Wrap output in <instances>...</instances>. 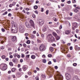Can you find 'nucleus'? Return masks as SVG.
Wrapping results in <instances>:
<instances>
[{
  "label": "nucleus",
  "instance_id": "obj_1",
  "mask_svg": "<svg viewBox=\"0 0 80 80\" xmlns=\"http://www.w3.org/2000/svg\"><path fill=\"white\" fill-rule=\"evenodd\" d=\"M25 25L26 27L28 28H33L35 29V23L33 22V21L32 20H30L29 21V24L28 22H25Z\"/></svg>",
  "mask_w": 80,
  "mask_h": 80
},
{
  "label": "nucleus",
  "instance_id": "obj_2",
  "mask_svg": "<svg viewBox=\"0 0 80 80\" xmlns=\"http://www.w3.org/2000/svg\"><path fill=\"white\" fill-rule=\"evenodd\" d=\"M46 40L48 41L49 42H53L55 40L54 37L52 36V34H48L47 36Z\"/></svg>",
  "mask_w": 80,
  "mask_h": 80
},
{
  "label": "nucleus",
  "instance_id": "obj_3",
  "mask_svg": "<svg viewBox=\"0 0 80 80\" xmlns=\"http://www.w3.org/2000/svg\"><path fill=\"white\" fill-rule=\"evenodd\" d=\"M12 28L11 32L13 33H16L18 31V28H17V24L13 25Z\"/></svg>",
  "mask_w": 80,
  "mask_h": 80
},
{
  "label": "nucleus",
  "instance_id": "obj_4",
  "mask_svg": "<svg viewBox=\"0 0 80 80\" xmlns=\"http://www.w3.org/2000/svg\"><path fill=\"white\" fill-rule=\"evenodd\" d=\"M0 68L2 70H6L7 68V65L5 64H2L0 65Z\"/></svg>",
  "mask_w": 80,
  "mask_h": 80
},
{
  "label": "nucleus",
  "instance_id": "obj_5",
  "mask_svg": "<svg viewBox=\"0 0 80 80\" xmlns=\"http://www.w3.org/2000/svg\"><path fill=\"white\" fill-rule=\"evenodd\" d=\"M63 76L60 74H57V76L55 78V80H63Z\"/></svg>",
  "mask_w": 80,
  "mask_h": 80
},
{
  "label": "nucleus",
  "instance_id": "obj_6",
  "mask_svg": "<svg viewBox=\"0 0 80 80\" xmlns=\"http://www.w3.org/2000/svg\"><path fill=\"white\" fill-rule=\"evenodd\" d=\"M19 32L20 33H23L25 32V27L23 26H21L19 28Z\"/></svg>",
  "mask_w": 80,
  "mask_h": 80
},
{
  "label": "nucleus",
  "instance_id": "obj_7",
  "mask_svg": "<svg viewBox=\"0 0 80 80\" xmlns=\"http://www.w3.org/2000/svg\"><path fill=\"white\" fill-rule=\"evenodd\" d=\"M78 24L77 22H74L72 23V29L73 30H75V28H77Z\"/></svg>",
  "mask_w": 80,
  "mask_h": 80
},
{
  "label": "nucleus",
  "instance_id": "obj_8",
  "mask_svg": "<svg viewBox=\"0 0 80 80\" xmlns=\"http://www.w3.org/2000/svg\"><path fill=\"white\" fill-rule=\"evenodd\" d=\"M44 49H45V46L43 44H41L39 47V50L40 51H44Z\"/></svg>",
  "mask_w": 80,
  "mask_h": 80
},
{
  "label": "nucleus",
  "instance_id": "obj_9",
  "mask_svg": "<svg viewBox=\"0 0 80 80\" xmlns=\"http://www.w3.org/2000/svg\"><path fill=\"white\" fill-rule=\"evenodd\" d=\"M65 76L67 80H70V78H71L70 75L68 74V73H66L65 74Z\"/></svg>",
  "mask_w": 80,
  "mask_h": 80
},
{
  "label": "nucleus",
  "instance_id": "obj_10",
  "mask_svg": "<svg viewBox=\"0 0 80 80\" xmlns=\"http://www.w3.org/2000/svg\"><path fill=\"white\" fill-rule=\"evenodd\" d=\"M11 40L12 42H17V38L16 36H13L11 38Z\"/></svg>",
  "mask_w": 80,
  "mask_h": 80
},
{
  "label": "nucleus",
  "instance_id": "obj_11",
  "mask_svg": "<svg viewBox=\"0 0 80 80\" xmlns=\"http://www.w3.org/2000/svg\"><path fill=\"white\" fill-rule=\"evenodd\" d=\"M28 68V66L27 65H24L22 67V69L24 71H26Z\"/></svg>",
  "mask_w": 80,
  "mask_h": 80
},
{
  "label": "nucleus",
  "instance_id": "obj_12",
  "mask_svg": "<svg viewBox=\"0 0 80 80\" xmlns=\"http://www.w3.org/2000/svg\"><path fill=\"white\" fill-rule=\"evenodd\" d=\"M38 23L39 25H43L44 24V22L43 20L42 19H40L38 20Z\"/></svg>",
  "mask_w": 80,
  "mask_h": 80
},
{
  "label": "nucleus",
  "instance_id": "obj_13",
  "mask_svg": "<svg viewBox=\"0 0 80 80\" xmlns=\"http://www.w3.org/2000/svg\"><path fill=\"white\" fill-rule=\"evenodd\" d=\"M47 30V27L45 26H44L42 28V31L43 32H46Z\"/></svg>",
  "mask_w": 80,
  "mask_h": 80
},
{
  "label": "nucleus",
  "instance_id": "obj_14",
  "mask_svg": "<svg viewBox=\"0 0 80 80\" xmlns=\"http://www.w3.org/2000/svg\"><path fill=\"white\" fill-rule=\"evenodd\" d=\"M70 33V31L69 30H66L65 31V33L66 35H68Z\"/></svg>",
  "mask_w": 80,
  "mask_h": 80
},
{
  "label": "nucleus",
  "instance_id": "obj_15",
  "mask_svg": "<svg viewBox=\"0 0 80 80\" xmlns=\"http://www.w3.org/2000/svg\"><path fill=\"white\" fill-rule=\"evenodd\" d=\"M52 34L55 37H57V34L55 32H53L52 33Z\"/></svg>",
  "mask_w": 80,
  "mask_h": 80
},
{
  "label": "nucleus",
  "instance_id": "obj_16",
  "mask_svg": "<svg viewBox=\"0 0 80 80\" xmlns=\"http://www.w3.org/2000/svg\"><path fill=\"white\" fill-rule=\"evenodd\" d=\"M74 12H75V13H78V12H79V10L75 8V9H74Z\"/></svg>",
  "mask_w": 80,
  "mask_h": 80
},
{
  "label": "nucleus",
  "instance_id": "obj_17",
  "mask_svg": "<svg viewBox=\"0 0 80 80\" xmlns=\"http://www.w3.org/2000/svg\"><path fill=\"white\" fill-rule=\"evenodd\" d=\"M36 57L34 55H32L31 56V58L32 59H35V58Z\"/></svg>",
  "mask_w": 80,
  "mask_h": 80
},
{
  "label": "nucleus",
  "instance_id": "obj_18",
  "mask_svg": "<svg viewBox=\"0 0 80 80\" xmlns=\"http://www.w3.org/2000/svg\"><path fill=\"white\" fill-rule=\"evenodd\" d=\"M12 72H14L16 70V68H13L11 69Z\"/></svg>",
  "mask_w": 80,
  "mask_h": 80
},
{
  "label": "nucleus",
  "instance_id": "obj_19",
  "mask_svg": "<svg viewBox=\"0 0 80 80\" xmlns=\"http://www.w3.org/2000/svg\"><path fill=\"white\" fill-rule=\"evenodd\" d=\"M9 64L10 66H13V62H9Z\"/></svg>",
  "mask_w": 80,
  "mask_h": 80
},
{
  "label": "nucleus",
  "instance_id": "obj_20",
  "mask_svg": "<svg viewBox=\"0 0 80 80\" xmlns=\"http://www.w3.org/2000/svg\"><path fill=\"white\" fill-rule=\"evenodd\" d=\"M34 8L35 10L37 9V8H38V6H37V5L34 6Z\"/></svg>",
  "mask_w": 80,
  "mask_h": 80
},
{
  "label": "nucleus",
  "instance_id": "obj_21",
  "mask_svg": "<svg viewBox=\"0 0 80 80\" xmlns=\"http://www.w3.org/2000/svg\"><path fill=\"white\" fill-rule=\"evenodd\" d=\"M50 50L51 52H53V48L51 47L50 48Z\"/></svg>",
  "mask_w": 80,
  "mask_h": 80
},
{
  "label": "nucleus",
  "instance_id": "obj_22",
  "mask_svg": "<svg viewBox=\"0 0 80 80\" xmlns=\"http://www.w3.org/2000/svg\"><path fill=\"white\" fill-rule=\"evenodd\" d=\"M27 44H30V40H28L27 41Z\"/></svg>",
  "mask_w": 80,
  "mask_h": 80
},
{
  "label": "nucleus",
  "instance_id": "obj_23",
  "mask_svg": "<svg viewBox=\"0 0 80 80\" xmlns=\"http://www.w3.org/2000/svg\"><path fill=\"white\" fill-rule=\"evenodd\" d=\"M72 3H75L76 2V1L75 0H72Z\"/></svg>",
  "mask_w": 80,
  "mask_h": 80
},
{
  "label": "nucleus",
  "instance_id": "obj_24",
  "mask_svg": "<svg viewBox=\"0 0 80 80\" xmlns=\"http://www.w3.org/2000/svg\"><path fill=\"white\" fill-rule=\"evenodd\" d=\"M56 38L57 40H59V39H60V37L58 36H57V37H56Z\"/></svg>",
  "mask_w": 80,
  "mask_h": 80
},
{
  "label": "nucleus",
  "instance_id": "obj_25",
  "mask_svg": "<svg viewBox=\"0 0 80 80\" xmlns=\"http://www.w3.org/2000/svg\"><path fill=\"white\" fill-rule=\"evenodd\" d=\"M49 13V10H47L46 11V15H48Z\"/></svg>",
  "mask_w": 80,
  "mask_h": 80
},
{
  "label": "nucleus",
  "instance_id": "obj_26",
  "mask_svg": "<svg viewBox=\"0 0 80 80\" xmlns=\"http://www.w3.org/2000/svg\"><path fill=\"white\" fill-rule=\"evenodd\" d=\"M8 12L7 11L5 12L4 13L2 14L3 15H7V14Z\"/></svg>",
  "mask_w": 80,
  "mask_h": 80
},
{
  "label": "nucleus",
  "instance_id": "obj_27",
  "mask_svg": "<svg viewBox=\"0 0 80 80\" xmlns=\"http://www.w3.org/2000/svg\"><path fill=\"white\" fill-rule=\"evenodd\" d=\"M18 55V54L17 53H15L13 54V56H14V57H16Z\"/></svg>",
  "mask_w": 80,
  "mask_h": 80
},
{
  "label": "nucleus",
  "instance_id": "obj_28",
  "mask_svg": "<svg viewBox=\"0 0 80 80\" xmlns=\"http://www.w3.org/2000/svg\"><path fill=\"white\" fill-rule=\"evenodd\" d=\"M74 18L77 20V19H78V15L75 16L74 17Z\"/></svg>",
  "mask_w": 80,
  "mask_h": 80
},
{
  "label": "nucleus",
  "instance_id": "obj_29",
  "mask_svg": "<svg viewBox=\"0 0 80 80\" xmlns=\"http://www.w3.org/2000/svg\"><path fill=\"white\" fill-rule=\"evenodd\" d=\"M37 41L38 43H41V40H40L39 39H38Z\"/></svg>",
  "mask_w": 80,
  "mask_h": 80
},
{
  "label": "nucleus",
  "instance_id": "obj_30",
  "mask_svg": "<svg viewBox=\"0 0 80 80\" xmlns=\"http://www.w3.org/2000/svg\"><path fill=\"white\" fill-rule=\"evenodd\" d=\"M42 78H44V79H45V76L44 74H42Z\"/></svg>",
  "mask_w": 80,
  "mask_h": 80
},
{
  "label": "nucleus",
  "instance_id": "obj_31",
  "mask_svg": "<svg viewBox=\"0 0 80 80\" xmlns=\"http://www.w3.org/2000/svg\"><path fill=\"white\" fill-rule=\"evenodd\" d=\"M41 36L42 38H44V37H45V35L43 34H41Z\"/></svg>",
  "mask_w": 80,
  "mask_h": 80
},
{
  "label": "nucleus",
  "instance_id": "obj_32",
  "mask_svg": "<svg viewBox=\"0 0 80 80\" xmlns=\"http://www.w3.org/2000/svg\"><path fill=\"white\" fill-rule=\"evenodd\" d=\"M2 59H5V55H3L2 56Z\"/></svg>",
  "mask_w": 80,
  "mask_h": 80
},
{
  "label": "nucleus",
  "instance_id": "obj_33",
  "mask_svg": "<svg viewBox=\"0 0 80 80\" xmlns=\"http://www.w3.org/2000/svg\"><path fill=\"white\" fill-rule=\"evenodd\" d=\"M77 65V64L76 63H74L73 64V66H74V67H76Z\"/></svg>",
  "mask_w": 80,
  "mask_h": 80
},
{
  "label": "nucleus",
  "instance_id": "obj_34",
  "mask_svg": "<svg viewBox=\"0 0 80 80\" xmlns=\"http://www.w3.org/2000/svg\"><path fill=\"white\" fill-rule=\"evenodd\" d=\"M46 62H47V60H46L45 59H43V60L42 62L43 63H46Z\"/></svg>",
  "mask_w": 80,
  "mask_h": 80
},
{
  "label": "nucleus",
  "instance_id": "obj_35",
  "mask_svg": "<svg viewBox=\"0 0 80 80\" xmlns=\"http://www.w3.org/2000/svg\"><path fill=\"white\" fill-rule=\"evenodd\" d=\"M11 23L12 24V25H17L16 24H15V22H14L13 21H12L11 22Z\"/></svg>",
  "mask_w": 80,
  "mask_h": 80
},
{
  "label": "nucleus",
  "instance_id": "obj_36",
  "mask_svg": "<svg viewBox=\"0 0 80 80\" xmlns=\"http://www.w3.org/2000/svg\"><path fill=\"white\" fill-rule=\"evenodd\" d=\"M32 17L33 18H35V17H36V16H35V15L34 14H33L32 15Z\"/></svg>",
  "mask_w": 80,
  "mask_h": 80
},
{
  "label": "nucleus",
  "instance_id": "obj_37",
  "mask_svg": "<svg viewBox=\"0 0 80 80\" xmlns=\"http://www.w3.org/2000/svg\"><path fill=\"white\" fill-rule=\"evenodd\" d=\"M35 13H36V14H37V15H38V11H34Z\"/></svg>",
  "mask_w": 80,
  "mask_h": 80
},
{
  "label": "nucleus",
  "instance_id": "obj_38",
  "mask_svg": "<svg viewBox=\"0 0 80 80\" xmlns=\"http://www.w3.org/2000/svg\"><path fill=\"white\" fill-rule=\"evenodd\" d=\"M76 9H78V10H80V7H76V8H75Z\"/></svg>",
  "mask_w": 80,
  "mask_h": 80
},
{
  "label": "nucleus",
  "instance_id": "obj_39",
  "mask_svg": "<svg viewBox=\"0 0 80 80\" xmlns=\"http://www.w3.org/2000/svg\"><path fill=\"white\" fill-rule=\"evenodd\" d=\"M4 48H5L4 46H2L1 47V49H2V50H4Z\"/></svg>",
  "mask_w": 80,
  "mask_h": 80
},
{
  "label": "nucleus",
  "instance_id": "obj_40",
  "mask_svg": "<svg viewBox=\"0 0 80 80\" xmlns=\"http://www.w3.org/2000/svg\"><path fill=\"white\" fill-rule=\"evenodd\" d=\"M26 58H29L30 55H27L26 56Z\"/></svg>",
  "mask_w": 80,
  "mask_h": 80
},
{
  "label": "nucleus",
  "instance_id": "obj_41",
  "mask_svg": "<svg viewBox=\"0 0 80 80\" xmlns=\"http://www.w3.org/2000/svg\"><path fill=\"white\" fill-rule=\"evenodd\" d=\"M77 40V39H73V43H75V42H76V41Z\"/></svg>",
  "mask_w": 80,
  "mask_h": 80
},
{
  "label": "nucleus",
  "instance_id": "obj_42",
  "mask_svg": "<svg viewBox=\"0 0 80 80\" xmlns=\"http://www.w3.org/2000/svg\"><path fill=\"white\" fill-rule=\"evenodd\" d=\"M28 75H30L31 74H32V72H28Z\"/></svg>",
  "mask_w": 80,
  "mask_h": 80
},
{
  "label": "nucleus",
  "instance_id": "obj_43",
  "mask_svg": "<svg viewBox=\"0 0 80 80\" xmlns=\"http://www.w3.org/2000/svg\"><path fill=\"white\" fill-rule=\"evenodd\" d=\"M35 79H36V80H39V78H38V76L36 77Z\"/></svg>",
  "mask_w": 80,
  "mask_h": 80
},
{
  "label": "nucleus",
  "instance_id": "obj_44",
  "mask_svg": "<svg viewBox=\"0 0 80 80\" xmlns=\"http://www.w3.org/2000/svg\"><path fill=\"white\" fill-rule=\"evenodd\" d=\"M48 57L51 58V57H52V55H51V54H49L48 55Z\"/></svg>",
  "mask_w": 80,
  "mask_h": 80
},
{
  "label": "nucleus",
  "instance_id": "obj_45",
  "mask_svg": "<svg viewBox=\"0 0 80 80\" xmlns=\"http://www.w3.org/2000/svg\"><path fill=\"white\" fill-rule=\"evenodd\" d=\"M67 2V3H68V4H70V3H71V1H68Z\"/></svg>",
  "mask_w": 80,
  "mask_h": 80
},
{
  "label": "nucleus",
  "instance_id": "obj_46",
  "mask_svg": "<svg viewBox=\"0 0 80 80\" xmlns=\"http://www.w3.org/2000/svg\"><path fill=\"white\" fill-rule=\"evenodd\" d=\"M12 6H13V5H12V4H10L9 5V7H10V8H11L12 7Z\"/></svg>",
  "mask_w": 80,
  "mask_h": 80
},
{
  "label": "nucleus",
  "instance_id": "obj_47",
  "mask_svg": "<svg viewBox=\"0 0 80 80\" xmlns=\"http://www.w3.org/2000/svg\"><path fill=\"white\" fill-rule=\"evenodd\" d=\"M70 50H73V47L71 46L70 47Z\"/></svg>",
  "mask_w": 80,
  "mask_h": 80
},
{
  "label": "nucleus",
  "instance_id": "obj_48",
  "mask_svg": "<svg viewBox=\"0 0 80 80\" xmlns=\"http://www.w3.org/2000/svg\"><path fill=\"white\" fill-rule=\"evenodd\" d=\"M1 30L2 32H4V31H5V29L2 28V29Z\"/></svg>",
  "mask_w": 80,
  "mask_h": 80
},
{
  "label": "nucleus",
  "instance_id": "obj_49",
  "mask_svg": "<svg viewBox=\"0 0 80 80\" xmlns=\"http://www.w3.org/2000/svg\"><path fill=\"white\" fill-rule=\"evenodd\" d=\"M23 45L24 47H27V45L25 44H23Z\"/></svg>",
  "mask_w": 80,
  "mask_h": 80
},
{
  "label": "nucleus",
  "instance_id": "obj_50",
  "mask_svg": "<svg viewBox=\"0 0 80 80\" xmlns=\"http://www.w3.org/2000/svg\"><path fill=\"white\" fill-rule=\"evenodd\" d=\"M52 64V62L51 61H49L48 62V65H51Z\"/></svg>",
  "mask_w": 80,
  "mask_h": 80
},
{
  "label": "nucleus",
  "instance_id": "obj_51",
  "mask_svg": "<svg viewBox=\"0 0 80 80\" xmlns=\"http://www.w3.org/2000/svg\"><path fill=\"white\" fill-rule=\"evenodd\" d=\"M41 12H43V10H44V9H43V8H41Z\"/></svg>",
  "mask_w": 80,
  "mask_h": 80
},
{
  "label": "nucleus",
  "instance_id": "obj_52",
  "mask_svg": "<svg viewBox=\"0 0 80 80\" xmlns=\"http://www.w3.org/2000/svg\"><path fill=\"white\" fill-rule=\"evenodd\" d=\"M57 32L58 33H60V31H59L58 30H57Z\"/></svg>",
  "mask_w": 80,
  "mask_h": 80
},
{
  "label": "nucleus",
  "instance_id": "obj_53",
  "mask_svg": "<svg viewBox=\"0 0 80 80\" xmlns=\"http://www.w3.org/2000/svg\"><path fill=\"white\" fill-rule=\"evenodd\" d=\"M12 61L13 62H14V63L16 62V61L14 59H12Z\"/></svg>",
  "mask_w": 80,
  "mask_h": 80
},
{
  "label": "nucleus",
  "instance_id": "obj_54",
  "mask_svg": "<svg viewBox=\"0 0 80 80\" xmlns=\"http://www.w3.org/2000/svg\"><path fill=\"white\" fill-rule=\"evenodd\" d=\"M61 6V7H63V6H64V4L63 3H61L60 5Z\"/></svg>",
  "mask_w": 80,
  "mask_h": 80
},
{
  "label": "nucleus",
  "instance_id": "obj_55",
  "mask_svg": "<svg viewBox=\"0 0 80 80\" xmlns=\"http://www.w3.org/2000/svg\"><path fill=\"white\" fill-rule=\"evenodd\" d=\"M54 68H55V69L57 70V69H58V67L57 66H55Z\"/></svg>",
  "mask_w": 80,
  "mask_h": 80
},
{
  "label": "nucleus",
  "instance_id": "obj_56",
  "mask_svg": "<svg viewBox=\"0 0 80 80\" xmlns=\"http://www.w3.org/2000/svg\"><path fill=\"white\" fill-rule=\"evenodd\" d=\"M16 3H15V2H14L12 3V5L14 6V5H15Z\"/></svg>",
  "mask_w": 80,
  "mask_h": 80
},
{
  "label": "nucleus",
  "instance_id": "obj_57",
  "mask_svg": "<svg viewBox=\"0 0 80 80\" xmlns=\"http://www.w3.org/2000/svg\"><path fill=\"white\" fill-rule=\"evenodd\" d=\"M21 57L22 58H24V57H25V56L24 55V54H22V56Z\"/></svg>",
  "mask_w": 80,
  "mask_h": 80
},
{
  "label": "nucleus",
  "instance_id": "obj_58",
  "mask_svg": "<svg viewBox=\"0 0 80 80\" xmlns=\"http://www.w3.org/2000/svg\"><path fill=\"white\" fill-rule=\"evenodd\" d=\"M32 33L33 34H36V31H33Z\"/></svg>",
  "mask_w": 80,
  "mask_h": 80
},
{
  "label": "nucleus",
  "instance_id": "obj_59",
  "mask_svg": "<svg viewBox=\"0 0 80 80\" xmlns=\"http://www.w3.org/2000/svg\"><path fill=\"white\" fill-rule=\"evenodd\" d=\"M61 28H62V25H61L59 26V29H61Z\"/></svg>",
  "mask_w": 80,
  "mask_h": 80
},
{
  "label": "nucleus",
  "instance_id": "obj_60",
  "mask_svg": "<svg viewBox=\"0 0 80 80\" xmlns=\"http://www.w3.org/2000/svg\"><path fill=\"white\" fill-rule=\"evenodd\" d=\"M67 56H68V57H71V55H70V54H68Z\"/></svg>",
  "mask_w": 80,
  "mask_h": 80
},
{
  "label": "nucleus",
  "instance_id": "obj_61",
  "mask_svg": "<svg viewBox=\"0 0 80 80\" xmlns=\"http://www.w3.org/2000/svg\"><path fill=\"white\" fill-rule=\"evenodd\" d=\"M12 15V14L10 13H9L8 14V17H11V16Z\"/></svg>",
  "mask_w": 80,
  "mask_h": 80
},
{
  "label": "nucleus",
  "instance_id": "obj_62",
  "mask_svg": "<svg viewBox=\"0 0 80 80\" xmlns=\"http://www.w3.org/2000/svg\"><path fill=\"white\" fill-rule=\"evenodd\" d=\"M23 59H21L20 60V62L22 63V62H23Z\"/></svg>",
  "mask_w": 80,
  "mask_h": 80
},
{
  "label": "nucleus",
  "instance_id": "obj_63",
  "mask_svg": "<svg viewBox=\"0 0 80 80\" xmlns=\"http://www.w3.org/2000/svg\"><path fill=\"white\" fill-rule=\"evenodd\" d=\"M53 61L54 62H57V61L56 60V59H53Z\"/></svg>",
  "mask_w": 80,
  "mask_h": 80
},
{
  "label": "nucleus",
  "instance_id": "obj_64",
  "mask_svg": "<svg viewBox=\"0 0 80 80\" xmlns=\"http://www.w3.org/2000/svg\"><path fill=\"white\" fill-rule=\"evenodd\" d=\"M10 58H13V56L12 55H10L9 57Z\"/></svg>",
  "mask_w": 80,
  "mask_h": 80
}]
</instances>
